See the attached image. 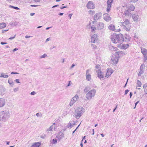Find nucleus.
<instances>
[{
	"instance_id": "nucleus-1",
	"label": "nucleus",
	"mask_w": 147,
	"mask_h": 147,
	"mask_svg": "<svg viewBox=\"0 0 147 147\" xmlns=\"http://www.w3.org/2000/svg\"><path fill=\"white\" fill-rule=\"evenodd\" d=\"M111 39L113 43L115 44L117 43H121L123 41V36L122 34H114L111 35Z\"/></svg>"
},
{
	"instance_id": "nucleus-2",
	"label": "nucleus",
	"mask_w": 147,
	"mask_h": 147,
	"mask_svg": "<svg viewBox=\"0 0 147 147\" xmlns=\"http://www.w3.org/2000/svg\"><path fill=\"white\" fill-rule=\"evenodd\" d=\"M10 114L8 111H2L0 112V121L5 122L9 117Z\"/></svg>"
},
{
	"instance_id": "nucleus-3",
	"label": "nucleus",
	"mask_w": 147,
	"mask_h": 147,
	"mask_svg": "<svg viewBox=\"0 0 147 147\" xmlns=\"http://www.w3.org/2000/svg\"><path fill=\"white\" fill-rule=\"evenodd\" d=\"M84 112V109L82 107H78L75 111V115L76 118L78 119L79 118Z\"/></svg>"
},
{
	"instance_id": "nucleus-4",
	"label": "nucleus",
	"mask_w": 147,
	"mask_h": 147,
	"mask_svg": "<svg viewBox=\"0 0 147 147\" xmlns=\"http://www.w3.org/2000/svg\"><path fill=\"white\" fill-rule=\"evenodd\" d=\"M96 90L95 89H92L89 91L86 95V97L88 100H90L95 96Z\"/></svg>"
},
{
	"instance_id": "nucleus-5",
	"label": "nucleus",
	"mask_w": 147,
	"mask_h": 147,
	"mask_svg": "<svg viewBox=\"0 0 147 147\" xmlns=\"http://www.w3.org/2000/svg\"><path fill=\"white\" fill-rule=\"evenodd\" d=\"M141 52L144 55L143 60L145 62L147 60V50L142 47H141Z\"/></svg>"
},
{
	"instance_id": "nucleus-6",
	"label": "nucleus",
	"mask_w": 147,
	"mask_h": 147,
	"mask_svg": "<svg viewBox=\"0 0 147 147\" xmlns=\"http://www.w3.org/2000/svg\"><path fill=\"white\" fill-rule=\"evenodd\" d=\"M97 76L100 80H102L104 77V75L103 72H102L100 69L96 70Z\"/></svg>"
},
{
	"instance_id": "nucleus-7",
	"label": "nucleus",
	"mask_w": 147,
	"mask_h": 147,
	"mask_svg": "<svg viewBox=\"0 0 147 147\" xmlns=\"http://www.w3.org/2000/svg\"><path fill=\"white\" fill-rule=\"evenodd\" d=\"M102 16V13L100 12L96 13L94 16V20H97L101 18Z\"/></svg>"
},
{
	"instance_id": "nucleus-8",
	"label": "nucleus",
	"mask_w": 147,
	"mask_h": 147,
	"mask_svg": "<svg viewBox=\"0 0 147 147\" xmlns=\"http://www.w3.org/2000/svg\"><path fill=\"white\" fill-rule=\"evenodd\" d=\"M103 19L107 22H109L111 20V18L109 14L105 13L103 14Z\"/></svg>"
},
{
	"instance_id": "nucleus-9",
	"label": "nucleus",
	"mask_w": 147,
	"mask_h": 147,
	"mask_svg": "<svg viewBox=\"0 0 147 147\" xmlns=\"http://www.w3.org/2000/svg\"><path fill=\"white\" fill-rule=\"evenodd\" d=\"M87 7L89 9H93L95 8L94 4L92 1H89L87 5Z\"/></svg>"
},
{
	"instance_id": "nucleus-10",
	"label": "nucleus",
	"mask_w": 147,
	"mask_h": 147,
	"mask_svg": "<svg viewBox=\"0 0 147 147\" xmlns=\"http://www.w3.org/2000/svg\"><path fill=\"white\" fill-rule=\"evenodd\" d=\"M111 59L113 63L114 64L117 63L119 60V58L116 57L115 55L111 57Z\"/></svg>"
},
{
	"instance_id": "nucleus-11",
	"label": "nucleus",
	"mask_w": 147,
	"mask_h": 147,
	"mask_svg": "<svg viewBox=\"0 0 147 147\" xmlns=\"http://www.w3.org/2000/svg\"><path fill=\"white\" fill-rule=\"evenodd\" d=\"M97 28L99 30L103 29L104 28V24L102 22H98L97 25Z\"/></svg>"
},
{
	"instance_id": "nucleus-12",
	"label": "nucleus",
	"mask_w": 147,
	"mask_h": 147,
	"mask_svg": "<svg viewBox=\"0 0 147 147\" xmlns=\"http://www.w3.org/2000/svg\"><path fill=\"white\" fill-rule=\"evenodd\" d=\"M113 71L111 69H108L106 73L105 77L108 78L110 76L111 74L113 73Z\"/></svg>"
},
{
	"instance_id": "nucleus-13",
	"label": "nucleus",
	"mask_w": 147,
	"mask_h": 147,
	"mask_svg": "<svg viewBox=\"0 0 147 147\" xmlns=\"http://www.w3.org/2000/svg\"><path fill=\"white\" fill-rule=\"evenodd\" d=\"M131 24H128L126 25H122V27L126 31H129L131 27Z\"/></svg>"
},
{
	"instance_id": "nucleus-14",
	"label": "nucleus",
	"mask_w": 147,
	"mask_h": 147,
	"mask_svg": "<svg viewBox=\"0 0 147 147\" xmlns=\"http://www.w3.org/2000/svg\"><path fill=\"white\" fill-rule=\"evenodd\" d=\"M131 38L129 35L127 34H126L124 35V37L123 36V41H130Z\"/></svg>"
},
{
	"instance_id": "nucleus-15",
	"label": "nucleus",
	"mask_w": 147,
	"mask_h": 147,
	"mask_svg": "<svg viewBox=\"0 0 147 147\" xmlns=\"http://www.w3.org/2000/svg\"><path fill=\"white\" fill-rule=\"evenodd\" d=\"M64 137V134L61 131H60L59 132L57 136H56V138L60 140L62 138Z\"/></svg>"
},
{
	"instance_id": "nucleus-16",
	"label": "nucleus",
	"mask_w": 147,
	"mask_h": 147,
	"mask_svg": "<svg viewBox=\"0 0 147 147\" xmlns=\"http://www.w3.org/2000/svg\"><path fill=\"white\" fill-rule=\"evenodd\" d=\"M97 41V35L94 34L91 37V42L94 43Z\"/></svg>"
},
{
	"instance_id": "nucleus-17",
	"label": "nucleus",
	"mask_w": 147,
	"mask_h": 147,
	"mask_svg": "<svg viewBox=\"0 0 147 147\" xmlns=\"http://www.w3.org/2000/svg\"><path fill=\"white\" fill-rule=\"evenodd\" d=\"M5 91V88L2 86H0V95H3L4 94Z\"/></svg>"
},
{
	"instance_id": "nucleus-18",
	"label": "nucleus",
	"mask_w": 147,
	"mask_h": 147,
	"mask_svg": "<svg viewBox=\"0 0 147 147\" xmlns=\"http://www.w3.org/2000/svg\"><path fill=\"white\" fill-rule=\"evenodd\" d=\"M5 104V100L3 98H0V107H3Z\"/></svg>"
},
{
	"instance_id": "nucleus-19",
	"label": "nucleus",
	"mask_w": 147,
	"mask_h": 147,
	"mask_svg": "<svg viewBox=\"0 0 147 147\" xmlns=\"http://www.w3.org/2000/svg\"><path fill=\"white\" fill-rule=\"evenodd\" d=\"M127 9L130 11H134L135 9V7L132 5H127Z\"/></svg>"
},
{
	"instance_id": "nucleus-20",
	"label": "nucleus",
	"mask_w": 147,
	"mask_h": 147,
	"mask_svg": "<svg viewBox=\"0 0 147 147\" xmlns=\"http://www.w3.org/2000/svg\"><path fill=\"white\" fill-rule=\"evenodd\" d=\"M41 144V143L40 142H35L33 143L30 147H39Z\"/></svg>"
},
{
	"instance_id": "nucleus-21",
	"label": "nucleus",
	"mask_w": 147,
	"mask_h": 147,
	"mask_svg": "<svg viewBox=\"0 0 147 147\" xmlns=\"http://www.w3.org/2000/svg\"><path fill=\"white\" fill-rule=\"evenodd\" d=\"M132 18L134 21L137 22L138 19L139 18V16L138 15L134 14L132 16Z\"/></svg>"
},
{
	"instance_id": "nucleus-22",
	"label": "nucleus",
	"mask_w": 147,
	"mask_h": 147,
	"mask_svg": "<svg viewBox=\"0 0 147 147\" xmlns=\"http://www.w3.org/2000/svg\"><path fill=\"white\" fill-rule=\"evenodd\" d=\"M129 45L128 44H122L121 45V48L122 49H125L129 47Z\"/></svg>"
},
{
	"instance_id": "nucleus-23",
	"label": "nucleus",
	"mask_w": 147,
	"mask_h": 147,
	"mask_svg": "<svg viewBox=\"0 0 147 147\" xmlns=\"http://www.w3.org/2000/svg\"><path fill=\"white\" fill-rule=\"evenodd\" d=\"M122 25L131 24L129 21L127 19H125L124 22H121Z\"/></svg>"
},
{
	"instance_id": "nucleus-24",
	"label": "nucleus",
	"mask_w": 147,
	"mask_h": 147,
	"mask_svg": "<svg viewBox=\"0 0 147 147\" xmlns=\"http://www.w3.org/2000/svg\"><path fill=\"white\" fill-rule=\"evenodd\" d=\"M108 28L109 29L113 31H115L116 30L115 26L112 24L110 25L109 26Z\"/></svg>"
},
{
	"instance_id": "nucleus-25",
	"label": "nucleus",
	"mask_w": 147,
	"mask_h": 147,
	"mask_svg": "<svg viewBox=\"0 0 147 147\" xmlns=\"http://www.w3.org/2000/svg\"><path fill=\"white\" fill-rule=\"evenodd\" d=\"M122 53V52L121 51H118L115 53V55L119 58L120 56H121Z\"/></svg>"
},
{
	"instance_id": "nucleus-26",
	"label": "nucleus",
	"mask_w": 147,
	"mask_h": 147,
	"mask_svg": "<svg viewBox=\"0 0 147 147\" xmlns=\"http://www.w3.org/2000/svg\"><path fill=\"white\" fill-rule=\"evenodd\" d=\"M143 87L144 90V91L146 94H147V83L144 84Z\"/></svg>"
},
{
	"instance_id": "nucleus-27",
	"label": "nucleus",
	"mask_w": 147,
	"mask_h": 147,
	"mask_svg": "<svg viewBox=\"0 0 147 147\" xmlns=\"http://www.w3.org/2000/svg\"><path fill=\"white\" fill-rule=\"evenodd\" d=\"M8 76L7 75H5V74L2 73H1V76L0 77L1 78H7L8 77Z\"/></svg>"
},
{
	"instance_id": "nucleus-28",
	"label": "nucleus",
	"mask_w": 147,
	"mask_h": 147,
	"mask_svg": "<svg viewBox=\"0 0 147 147\" xmlns=\"http://www.w3.org/2000/svg\"><path fill=\"white\" fill-rule=\"evenodd\" d=\"M86 79L88 81H90L92 80L91 78V75H88L86 76Z\"/></svg>"
},
{
	"instance_id": "nucleus-29",
	"label": "nucleus",
	"mask_w": 147,
	"mask_h": 147,
	"mask_svg": "<svg viewBox=\"0 0 147 147\" xmlns=\"http://www.w3.org/2000/svg\"><path fill=\"white\" fill-rule=\"evenodd\" d=\"M8 83L10 85H11L12 86L13 85H14L12 79L11 78H9L8 80Z\"/></svg>"
},
{
	"instance_id": "nucleus-30",
	"label": "nucleus",
	"mask_w": 147,
	"mask_h": 147,
	"mask_svg": "<svg viewBox=\"0 0 147 147\" xmlns=\"http://www.w3.org/2000/svg\"><path fill=\"white\" fill-rule=\"evenodd\" d=\"M6 24L5 23H2L0 24V28L2 29L5 27Z\"/></svg>"
},
{
	"instance_id": "nucleus-31",
	"label": "nucleus",
	"mask_w": 147,
	"mask_h": 147,
	"mask_svg": "<svg viewBox=\"0 0 147 147\" xmlns=\"http://www.w3.org/2000/svg\"><path fill=\"white\" fill-rule=\"evenodd\" d=\"M124 14L126 16H129L130 14V12L129 11V10H126L124 11Z\"/></svg>"
},
{
	"instance_id": "nucleus-32",
	"label": "nucleus",
	"mask_w": 147,
	"mask_h": 147,
	"mask_svg": "<svg viewBox=\"0 0 147 147\" xmlns=\"http://www.w3.org/2000/svg\"><path fill=\"white\" fill-rule=\"evenodd\" d=\"M142 83L139 80H137V87H140L141 86Z\"/></svg>"
},
{
	"instance_id": "nucleus-33",
	"label": "nucleus",
	"mask_w": 147,
	"mask_h": 147,
	"mask_svg": "<svg viewBox=\"0 0 147 147\" xmlns=\"http://www.w3.org/2000/svg\"><path fill=\"white\" fill-rule=\"evenodd\" d=\"M55 123H54L53 125L51 126L47 130V131H52V129L53 128L54 126V125H55Z\"/></svg>"
},
{
	"instance_id": "nucleus-34",
	"label": "nucleus",
	"mask_w": 147,
	"mask_h": 147,
	"mask_svg": "<svg viewBox=\"0 0 147 147\" xmlns=\"http://www.w3.org/2000/svg\"><path fill=\"white\" fill-rule=\"evenodd\" d=\"M79 98V97L77 95H76L75 96H74L72 98L75 101V102H76V101L78 100Z\"/></svg>"
},
{
	"instance_id": "nucleus-35",
	"label": "nucleus",
	"mask_w": 147,
	"mask_h": 147,
	"mask_svg": "<svg viewBox=\"0 0 147 147\" xmlns=\"http://www.w3.org/2000/svg\"><path fill=\"white\" fill-rule=\"evenodd\" d=\"M90 89L89 87H86L84 90V92L85 93H86L88 92L90 90Z\"/></svg>"
},
{
	"instance_id": "nucleus-36",
	"label": "nucleus",
	"mask_w": 147,
	"mask_h": 147,
	"mask_svg": "<svg viewBox=\"0 0 147 147\" xmlns=\"http://www.w3.org/2000/svg\"><path fill=\"white\" fill-rule=\"evenodd\" d=\"M76 102L72 98L69 104L70 106L71 107Z\"/></svg>"
},
{
	"instance_id": "nucleus-37",
	"label": "nucleus",
	"mask_w": 147,
	"mask_h": 147,
	"mask_svg": "<svg viewBox=\"0 0 147 147\" xmlns=\"http://www.w3.org/2000/svg\"><path fill=\"white\" fill-rule=\"evenodd\" d=\"M111 7V5H107V12H109L110 11Z\"/></svg>"
},
{
	"instance_id": "nucleus-38",
	"label": "nucleus",
	"mask_w": 147,
	"mask_h": 147,
	"mask_svg": "<svg viewBox=\"0 0 147 147\" xmlns=\"http://www.w3.org/2000/svg\"><path fill=\"white\" fill-rule=\"evenodd\" d=\"M144 72V70L140 69L139 72L138 74V76H140L142 75L143 74Z\"/></svg>"
},
{
	"instance_id": "nucleus-39",
	"label": "nucleus",
	"mask_w": 147,
	"mask_h": 147,
	"mask_svg": "<svg viewBox=\"0 0 147 147\" xmlns=\"http://www.w3.org/2000/svg\"><path fill=\"white\" fill-rule=\"evenodd\" d=\"M9 8H13L15 9L16 10H20V8H19L18 7H14L13 6L9 5Z\"/></svg>"
},
{
	"instance_id": "nucleus-40",
	"label": "nucleus",
	"mask_w": 147,
	"mask_h": 147,
	"mask_svg": "<svg viewBox=\"0 0 147 147\" xmlns=\"http://www.w3.org/2000/svg\"><path fill=\"white\" fill-rule=\"evenodd\" d=\"M145 66L143 64H142L140 67V69L144 70L145 69Z\"/></svg>"
},
{
	"instance_id": "nucleus-41",
	"label": "nucleus",
	"mask_w": 147,
	"mask_h": 147,
	"mask_svg": "<svg viewBox=\"0 0 147 147\" xmlns=\"http://www.w3.org/2000/svg\"><path fill=\"white\" fill-rule=\"evenodd\" d=\"M113 1V0H108L107 1V5H111Z\"/></svg>"
},
{
	"instance_id": "nucleus-42",
	"label": "nucleus",
	"mask_w": 147,
	"mask_h": 147,
	"mask_svg": "<svg viewBox=\"0 0 147 147\" xmlns=\"http://www.w3.org/2000/svg\"><path fill=\"white\" fill-rule=\"evenodd\" d=\"M72 124H71V123H69L68 125H67V127H70L71 128L72 127L73 125H72Z\"/></svg>"
},
{
	"instance_id": "nucleus-43",
	"label": "nucleus",
	"mask_w": 147,
	"mask_h": 147,
	"mask_svg": "<svg viewBox=\"0 0 147 147\" xmlns=\"http://www.w3.org/2000/svg\"><path fill=\"white\" fill-rule=\"evenodd\" d=\"M57 140L56 139H54L53 140L52 143L53 144H56L57 142Z\"/></svg>"
},
{
	"instance_id": "nucleus-44",
	"label": "nucleus",
	"mask_w": 147,
	"mask_h": 147,
	"mask_svg": "<svg viewBox=\"0 0 147 147\" xmlns=\"http://www.w3.org/2000/svg\"><path fill=\"white\" fill-rule=\"evenodd\" d=\"M47 55L46 54H44L43 55H41L40 57V58H44L47 56Z\"/></svg>"
},
{
	"instance_id": "nucleus-45",
	"label": "nucleus",
	"mask_w": 147,
	"mask_h": 147,
	"mask_svg": "<svg viewBox=\"0 0 147 147\" xmlns=\"http://www.w3.org/2000/svg\"><path fill=\"white\" fill-rule=\"evenodd\" d=\"M95 68L97 69H100V66L99 65H96Z\"/></svg>"
},
{
	"instance_id": "nucleus-46",
	"label": "nucleus",
	"mask_w": 147,
	"mask_h": 147,
	"mask_svg": "<svg viewBox=\"0 0 147 147\" xmlns=\"http://www.w3.org/2000/svg\"><path fill=\"white\" fill-rule=\"evenodd\" d=\"M90 70H89V69H87L86 70V75H90V74L89 73V71H90Z\"/></svg>"
},
{
	"instance_id": "nucleus-47",
	"label": "nucleus",
	"mask_w": 147,
	"mask_h": 147,
	"mask_svg": "<svg viewBox=\"0 0 147 147\" xmlns=\"http://www.w3.org/2000/svg\"><path fill=\"white\" fill-rule=\"evenodd\" d=\"M91 29H92V31H94V30L96 29V28L94 26H92L91 27Z\"/></svg>"
},
{
	"instance_id": "nucleus-48",
	"label": "nucleus",
	"mask_w": 147,
	"mask_h": 147,
	"mask_svg": "<svg viewBox=\"0 0 147 147\" xmlns=\"http://www.w3.org/2000/svg\"><path fill=\"white\" fill-rule=\"evenodd\" d=\"M16 34H15L13 36V37H10V38H9V40H12V39H14L15 37H16Z\"/></svg>"
},
{
	"instance_id": "nucleus-49",
	"label": "nucleus",
	"mask_w": 147,
	"mask_h": 147,
	"mask_svg": "<svg viewBox=\"0 0 147 147\" xmlns=\"http://www.w3.org/2000/svg\"><path fill=\"white\" fill-rule=\"evenodd\" d=\"M80 124V123L79 125L76 127V129L73 131V134L75 132V131L79 127V126Z\"/></svg>"
},
{
	"instance_id": "nucleus-50",
	"label": "nucleus",
	"mask_w": 147,
	"mask_h": 147,
	"mask_svg": "<svg viewBox=\"0 0 147 147\" xmlns=\"http://www.w3.org/2000/svg\"><path fill=\"white\" fill-rule=\"evenodd\" d=\"M36 94V92H35V91H33L31 93H30V94L31 95H34V94Z\"/></svg>"
},
{
	"instance_id": "nucleus-51",
	"label": "nucleus",
	"mask_w": 147,
	"mask_h": 147,
	"mask_svg": "<svg viewBox=\"0 0 147 147\" xmlns=\"http://www.w3.org/2000/svg\"><path fill=\"white\" fill-rule=\"evenodd\" d=\"M18 88H15L13 90V91L15 92H16L18 91Z\"/></svg>"
},
{
	"instance_id": "nucleus-52",
	"label": "nucleus",
	"mask_w": 147,
	"mask_h": 147,
	"mask_svg": "<svg viewBox=\"0 0 147 147\" xmlns=\"http://www.w3.org/2000/svg\"><path fill=\"white\" fill-rule=\"evenodd\" d=\"M92 46L93 48L94 49H96L97 47V46L96 45H95L94 44H92Z\"/></svg>"
},
{
	"instance_id": "nucleus-53",
	"label": "nucleus",
	"mask_w": 147,
	"mask_h": 147,
	"mask_svg": "<svg viewBox=\"0 0 147 147\" xmlns=\"http://www.w3.org/2000/svg\"><path fill=\"white\" fill-rule=\"evenodd\" d=\"M15 81L17 83H20V82H19V80L18 79H16L15 80Z\"/></svg>"
},
{
	"instance_id": "nucleus-54",
	"label": "nucleus",
	"mask_w": 147,
	"mask_h": 147,
	"mask_svg": "<svg viewBox=\"0 0 147 147\" xmlns=\"http://www.w3.org/2000/svg\"><path fill=\"white\" fill-rule=\"evenodd\" d=\"M139 101H137L135 103V106L134 107V109H135L137 105V104L139 103Z\"/></svg>"
},
{
	"instance_id": "nucleus-55",
	"label": "nucleus",
	"mask_w": 147,
	"mask_h": 147,
	"mask_svg": "<svg viewBox=\"0 0 147 147\" xmlns=\"http://www.w3.org/2000/svg\"><path fill=\"white\" fill-rule=\"evenodd\" d=\"M129 90L128 89H127L126 90H125V94L126 95L128 93V92H129Z\"/></svg>"
},
{
	"instance_id": "nucleus-56",
	"label": "nucleus",
	"mask_w": 147,
	"mask_h": 147,
	"mask_svg": "<svg viewBox=\"0 0 147 147\" xmlns=\"http://www.w3.org/2000/svg\"><path fill=\"white\" fill-rule=\"evenodd\" d=\"M76 65L75 64H73L71 66L70 69H71L72 68H73Z\"/></svg>"
},
{
	"instance_id": "nucleus-57",
	"label": "nucleus",
	"mask_w": 147,
	"mask_h": 147,
	"mask_svg": "<svg viewBox=\"0 0 147 147\" xmlns=\"http://www.w3.org/2000/svg\"><path fill=\"white\" fill-rule=\"evenodd\" d=\"M73 123H72L71 121V124H72V125H73V126L74 125L76 124V122L74 121H73Z\"/></svg>"
},
{
	"instance_id": "nucleus-58",
	"label": "nucleus",
	"mask_w": 147,
	"mask_h": 147,
	"mask_svg": "<svg viewBox=\"0 0 147 147\" xmlns=\"http://www.w3.org/2000/svg\"><path fill=\"white\" fill-rule=\"evenodd\" d=\"M7 44V42H1V44L2 45H5V44Z\"/></svg>"
},
{
	"instance_id": "nucleus-59",
	"label": "nucleus",
	"mask_w": 147,
	"mask_h": 147,
	"mask_svg": "<svg viewBox=\"0 0 147 147\" xmlns=\"http://www.w3.org/2000/svg\"><path fill=\"white\" fill-rule=\"evenodd\" d=\"M18 50V49L16 48H15L13 50V52H15V51H17Z\"/></svg>"
},
{
	"instance_id": "nucleus-60",
	"label": "nucleus",
	"mask_w": 147,
	"mask_h": 147,
	"mask_svg": "<svg viewBox=\"0 0 147 147\" xmlns=\"http://www.w3.org/2000/svg\"><path fill=\"white\" fill-rule=\"evenodd\" d=\"M31 7H37L38 6V5H31Z\"/></svg>"
},
{
	"instance_id": "nucleus-61",
	"label": "nucleus",
	"mask_w": 147,
	"mask_h": 147,
	"mask_svg": "<svg viewBox=\"0 0 147 147\" xmlns=\"http://www.w3.org/2000/svg\"><path fill=\"white\" fill-rule=\"evenodd\" d=\"M131 1L133 2H135L136 1H138V0H130Z\"/></svg>"
},
{
	"instance_id": "nucleus-62",
	"label": "nucleus",
	"mask_w": 147,
	"mask_h": 147,
	"mask_svg": "<svg viewBox=\"0 0 147 147\" xmlns=\"http://www.w3.org/2000/svg\"><path fill=\"white\" fill-rule=\"evenodd\" d=\"M18 73L17 72H12L11 73V74H18Z\"/></svg>"
},
{
	"instance_id": "nucleus-63",
	"label": "nucleus",
	"mask_w": 147,
	"mask_h": 147,
	"mask_svg": "<svg viewBox=\"0 0 147 147\" xmlns=\"http://www.w3.org/2000/svg\"><path fill=\"white\" fill-rule=\"evenodd\" d=\"M56 48V46H53V47H51L50 49H53L55 48Z\"/></svg>"
},
{
	"instance_id": "nucleus-64",
	"label": "nucleus",
	"mask_w": 147,
	"mask_h": 147,
	"mask_svg": "<svg viewBox=\"0 0 147 147\" xmlns=\"http://www.w3.org/2000/svg\"><path fill=\"white\" fill-rule=\"evenodd\" d=\"M72 15V14H70L69 15V19H71V16Z\"/></svg>"
}]
</instances>
